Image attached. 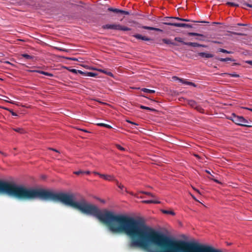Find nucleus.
Masks as SVG:
<instances>
[{
	"instance_id": "nucleus-31",
	"label": "nucleus",
	"mask_w": 252,
	"mask_h": 252,
	"mask_svg": "<svg viewBox=\"0 0 252 252\" xmlns=\"http://www.w3.org/2000/svg\"><path fill=\"white\" fill-rule=\"evenodd\" d=\"M228 75H230L231 77H236L237 78V77H239V75L235 73L228 74Z\"/></svg>"
},
{
	"instance_id": "nucleus-45",
	"label": "nucleus",
	"mask_w": 252,
	"mask_h": 252,
	"mask_svg": "<svg viewBox=\"0 0 252 252\" xmlns=\"http://www.w3.org/2000/svg\"><path fill=\"white\" fill-rule=\"evenodd\" d=\"M193 189H194V190H195L197 192H198V193L200 194V191H199V190H198L197 189H194V188H193Z\"/></svg>"
},
{
	"instance_id": "nucleus-27",
	"label": "nucleus",
	"mask_w": 252,
	"mask_h": 252,
	"mask_svg": "<svg viewBox=\"0 0 252 252\" xmlns=\"http://www.w3.org/2000/svg\"><path fill=\"white\" fill-rule=\"evenodd\" d=\"M116 147L121 151H125V149L119 144L116 145Z\"/></svg>"
},
{
	"instance_id": "nucleus-48",
	"label": "nucleus",
	"mask_w": 252,
	"mask_h": 252,
	"mask_svg": "<svg viewBox=\"0 0 252 252\" xmlns=\"http://www.w3.org/2000/svg\"><path fill=\"white\" fill-rule=\"evenodd\" d=\"M50 150H53V151H55V152H58V151H57V150H56V149H52V148H50Z\"/></svg>"
},
{
	"instance_id": "nucleus-4",
	"label": "nucleus",
	"mask_w": 252,
	"mask_h": 252,
	"mask_svg": "<svg viewBox=\"0 0 252 252\" xmlns=\"http://www.w3.org/2000/svg\"><path fill=\"white\" fill-rule=\"evenodd\" d=\"M164 25L173 26L176 27H184L187 28H192V25L185 23H163Z\"/></svg>"
},
{
	"instance_id": "nucleus-25",
	"label": "nucleus",
	"mask_w": 252,
	"mask_h": 252,
	"mask_svg": "<svg viewBox=\"0 0 252 252\" xmlns=\"http://www.w3.org/2000/svg\"><path fill=\"white\" fill-rule=\"evenodd\" d=\"M227 61H235L234 60L232 59L231 58H221V62H227Z\"/></svg>"
},
{
	"instance_id": "nucleus-50",
	"label": "nucleus",
	"mask_w": 252,
	"mask_h": 252,
	"mask_svg": "<svg viewBox=\"0 0 252 252\" xmlns=\"http://www.w3.org/2000/svg\"><path fill=\"white\" fill-rule=\"evenodd\" d=\"M245 109L249 110H250V111H251L252 112V108H249L246 107Z\"/></svg>"
},
{
	"instance_id": "nucleus-20",
	"label": "nucleus",
	"mask_w": 252,
	"mask_h": 252,
	"mask_svg": "<svg viewBox=\"0 0 252 252\" xmlns=\"http://www.w3.org/2000/svg\"><path fill=\"white\" fill-rule=\"evenodd\" d=\"M140 108H141V109H146V110H150L151 111H156V110L154 109V108H150V107H147V106H143V105H140Z\"/></svg>"
},
{
	"instance_id": "nucleus-34",
	"label": "nucleus",
	"mask_w": 252,
	"mask_h": 252,
	"mask_svg": "<svg viewBox=\"0 0 252 252\" xmlns=\"http://www.w3.org/2000/svg\"><path fill=\"white\" fill-rule=\"evenodd\" d=\"M104 73H105V74H107V75H109L110 76H113L112 73H111L110 71H107L105 70Z\"/></svg>"
},
{
	"instance_id": "nucleus-12",
	"label": "nucleus",
	"mask_w": 252,
	"mask_h": 252,
	"mask_svg": "<svg viewBox=\"0 0 252 252\" xmlns=\"http://www.w3.org/2000/svg\"><path fill=\"white\" fill-rule=\"evenodd\" d=\"M188 34L190 36H198L203 37V38H196L197 40H203L204 38V36L203 34L196 32H188Z\"/></svg>"
},
{
	"instance_id": "nucleus-26",
	"label": "nucleus",
	"mask_w": 252,
	"mask_h": 252,
	"mask_svg": "<svg viewBox=\"0 0 252 252\" xmlns=\"http://www.w3.org/2000/svg\"><path fill=\"white\" fill-rule=\"evenodd\" d=\"M97 74L94 72H87V76L89 77H95Z\"/></svg>"
},
{
	"instance_id": "nucleus-53",
	"label": "nucleus",
	"mask_w": 252,
	"mask_h": 252,
	"mask_svg": "<svg viewBox=\"0 0 252 252\" xmlns=\"http://www.w3.org/2000/svg\"><path fill=\"white\" fill-rule=\"evenodd\" d=\"M221 165L222 164V163H223V162H224V161L222 159V158H221Z\"/></svg>"
},
{
	"instance_id": "nucleus-10",
	"label": "nucleus",
	"mask_w": 252,
	"mask_h": 252,
	"mask_svg": "<svg viewBox=\"0 0 252 252\" xmlns=\"http://www.w3.org/2000/svg\"><path fill=\"white\" fill-rule=\"evenodd\" d=\"M141 28L145 30H153V31H156L158 32H162L163 31L160 29L151 27H148L146 26H143L141 27Z\"/></svg>"
},
{
	"instance_id": "nucleus-1",
	"label": "nucleus",
	"mask_w": 252,
	"mask_h": 252,
	"mask_svg": "<svg viewBox=\"0 0 252 252\" xmlns=\"http://www.w3.org/2000/svg\"><path fill=\"white\" fill-rule=\"evenodd\" d=\"M228 119L232 120L236 125L246 127L252 126L248 125V121L243 116H237L234 113L232 114Z\"/></svg>"
},
{
	"instance_id": "nucleus-43",
	"label": "nucleus",
	"mask_w": 252,
	"mask_h": 252,
	"mask_svg": "<svg viewBox=\"0 0 252 252\" xmlns=\"http://www.w3.org/2000/svg\"><path fill=\"white\" fill-rule=\"evenodd\" d=\"M97 70L98 71H99V72H102V73H104V71L105 70H104V69H97Z\"/></svg>"
},
{
	"instance_id": "nucleus-36",
	"label": "nucleus",
	"mask_w": 252,
	"mask_h": 252,
	"mask_svg": "<svg viewBox=\"0 0 252 252\" xmlns=\"http://www.w3.org/2000/svg\"><path fill=\"white\" fill-rule=\"evenodd\" d=\"M126 122H127V123H130V124H132V125H138V124H136V123H134V122H131V121H129V120H126Z\"/></svg>"
},
{
	"instance_id": "nucleus-11",
	"label": "nucleus",
	"mask_w": 252,
	"mask_h": 252,
	"mask_svg": "<svg viewBox=\"0 0 252 252\" xmlns=\"http://www.w3.org/2000/svg\"><path fill=\"white\" fill-rule=\"evenodd\" d=\"M32 72H37V73H39L40 74H43V75H46V76H49V77H53L54 76V75L52 73H49V72H45V71H41V70H32L31 71Z\"/></svg>"
},
{
	"instance_id": "nucleus-49",
	"label": "nucleus",
	"mask_w": 252,
	"mask_h": 252,
	"mask_svg": "<svg viewBox=\"0 0 252 252\" xmlns=\"http://www.w3.org/2000/svg\"><path fill=\"white\" fill-rule=\"evenodd\" d=\"M0 154H2V155L4 156H6V154L1 151H0Z\"/></svg>"
},
{
	"instance_id": "nucleus-39",
	"label": "nucleus",
	"mask_w": 252,
	"mask_h": 252,
	"mask_svg": "<svg viewBox=\"0 0 252 252\" xmlns=\"http://www.w3.org/2000/svg\"><path fill=\"white\" fill-rule=\"evenodd\" d=\"M237 26H247V24H242V23H238Z\"/></svg>"
},
{
	"instance_id": "nucleus-9",
	"label": "nucleus",
	"mask_w": 252,
	"mask_h": 252,
	"mask_svg": "<svg viewBox=\"0 0 252 252\" xmlns=\"http://www.w3.org/2000/svg\"><path fill=\"white\" fill-rule=\"evenodd\" d=\"M198 55L200 56L202 58H211L213 57V55L211 54L207 53H204V52H200L198 53Z\"/></svg>"
},
{
	"instance_id": "nucleus-30",
	"label": "nucleus",
	"mask_w": 252,
	"mask_h": 252,
	"mask_svg": "<svg viewBox=\"0 0 252 252\" xmlns=\"http://www.w3.org/2000/svg\"><path fill=\"white\" fill-rule=\"evenodd\" d=\"M87 72H83L80 70L79 71V73L84 76H87Z\"/></svg>"
},
{
	"instance_id": "nucleus-16",
	"label": "nucleus",
	"mask_w": 252,
	"mask_h": 252,
	"mask_svg": "<svg viewBox=\"0 0 252 252\" xmlns=\"http://www.w3.org/2000/svg\"><path fill=\"white\" fill-rule=\"evenodd\" d=\"M13 130L21 134H23L26 132L25 130L21 127L13 128Z\"/></svg>"
},
{
	"instance_id": "nucleus-15",
	"label": "nucleus",
	"mask_w": 252,
	"mask_h": 252,
	"mask_svg": "<svg viewBox=\"0 0 252 252\" xmlns=\"http://www.w3.org/2000/svg\"><path fill=\"white\" fill-rule=\"evenodd\" d=\"M142 202L146 204H150V203H155V204H159L160 203V201H157L154 199L153 200H144L142 201Z\"/></svg>"
},
{
	"instance_id": "nucleus-42",
	"label": "nucleus",
	"mask_w": 252,
	"mask_h": 252,
	"mask_svg": "<svg viewBox=\"0 0 252 252\" xmlns=\"http://www.w3.org/2000/svg\"><path fill=\"white\" fill-rule=\"evenodd\" d=\"M246 63L252 65V61H247Z\"/></svg>"
},
{
	"instance_id": "nucleus-38",
	"label": "nucleus",
	"mask_w": 252,
	"mask_h": 252,
	"mask_svg": "<svg viewBox=\"0 0 252 252\" xmlns=\"http://www.w3.org/2000/svg\"><path fill=\"white\" fill-rule=\"evenodd\" d=\"M112 181H114L116 183V184L117 185V186L120 184V183H119L118 181L117 180H116L115 178H114V180H113Z\"/></svg>"
},
{
	"instance_id": "nucleus-56",
	"label": "nucleus",
	"mask_w": 252,
	"mask_h": 252,
	"mask_svg": "<svg viewBox=\"0 0 252 252\" xmlns=\"http://www.w3.org/2000/svg\"><path fill=\"white\" fill-rule=\"evenodd\" d=\"M192 197H193V198L194 199H195V200H196V198H195V197H194V196H193V195H192Z\"/></svg>"
},
{
	"instance_id": "nucleus-41",
	"label": "nucleus",
	"mask_w": 252,
	"mask_h": 252,
	"mask_svg": "<svg viewBox=\"0 0 252 252\" xmlns=\"http://www.w3.org/2000/svg\"><path fill=\"white\" fill-rule=\"evenodd\" d=\"M233 33L235 35H242L243 34L241 33H238V32H233Z\"/></svg>"
},
{
	"instance_id": "nucleus-5",
	"label": "nucleus",
	"mask_w": 252,
	"mask_h": 252,
	"mask_svg": "<svg viewBox=\"0 0 252 252\" xmlns=\"http://www.w3.org/2000/svg\"><path fill=\"white\" fill-rule=\"evenodd\" d=\"M108 10L109 11H111V12H113L114 13H121V14H125V15H128L129 14V13L128 11H125V10H121V9H117V8H112V7H109L108 8Z\"/></svg>"
},
{
	"instance_id": "nucleus-13",
	"label": "nucleus",
	"mask_w": 252,
	"mask_h": 252,
	"mask_svg": "<svg viewBox=\"0 0 252 252\" xmlns=\"http://www.w3.org/2000/svg\"><path fill=\"white\" fill-rule=\"evenodd\" d=\"M162 41L165 44H171V45H174V46H177L178 45L174 42H172L171 41V40L170 39H165V38H164V39H162Z\"/></svg>"
},
{
	"instance_id": "nucleus-22",
	"label": "nucleus",
	"mask_w": 252,
	"mask_h": 252,
	"mask_svg": "<svg viewBox=\"0 0 252 252\" xmlns=\"http://www.w3.org/2000/svg\"><path fill=\"white\" fill-rule=\"evenodd\" d=\"M21 56L22 57H23L24 58H26L27 59H28V60L32 59L33 58V56L29 55L27 54H22Z\"/></svg>"
},
{
	"instance_id": "nucleus-35",
	"label": "nucleus",
	"mask_w": 252,
	"mask_h": 252,
	"mask_svg": "<svg viewBox=\"0 0 252 252\" xmlns=\"http://www.w3.org/2000/svg\"><path fill=\"white\" fill-rule=\"evenodd\" d=\"M79 70H77L76 69H72L70 70L71 72H72V73H75V74H77L78 73H79Z\"/></svg>"
},
{
	"instance_id": "nucleus-40",
	"label": "nucleus",
	"mask_w": 252,
	"mask_h": 252,
	"mask_svg": "<svg viewBox=\"0 0 252 252\" xmlns=\"http://www.w3.org/2000/svg\"><path fill=\"white\" fill-rule=\"evenodd\" d=\"M82 173H83V172L82 171H75L74 172V173L76 175H79L80 174H81Z\"/></svg>"
},
{
	"instance_id": "nucleus-44",
	"label": "nucleus",
	"mask_w": 252,
	"mask_h": 252,
	"mask_svg": "<svg viewBox=\"0 0 252 252\" xmlns=\"http://www.w3.org/2000/svg\"><path fill=\"white\" fill-rule=\"evenodd\" d=\"M244 4H245L246 5H247L248 7L252 8V4H249V3H244Z\"/></svg>"
},
{
	"instance_id": "nucleus-58",
	"label": "nucleus",
	"mask_w": 252,
	"mask_h": 252,
	"mask_svg": "<svg viewBox=\"0 0 252 252\" xmlns=\"http://www.w3.org/2000/svg\"><path fill=\"white\" fill-rule=\"evenodd\" d=\"M223 74H224V75H225V74H226V73H221V76H222V75H223Z\"/></svg>"
},
{
	"instance_id": "nucleus-61",
	"label": "nucleus",
	"mask_w": 252,
	"mask_h": 252,
	"mask_svg": "<svg viewBox=\"0 0 252 252\" xmlns=\"http://www.w3.org/2000/svg\"><path fill=\"white\" fill-rule=\"evenodd\" d=\"M169 23H172V21H170Z\"/></svg>"
},
{
	"instance_id": "nucleus-33",
	"label": "nucleus",
	"mask_w": 252,
	"mask_h": 252,
	"mask_svg": "<svg viewBox=\"0 0 252 252\" xmlns=\"http://www.w3.org/2000/svg\"><path fill=\"white\" fill-rule=\"evenodd\" d=\"M227 4L228 5H231V6H238V4H236V3H233V2H228L227 3Z\"/></svg>"
},
{
	"instance_id": "nucleus-7",
	"label": "nucleus",
	"mask_w": 252,
	"mask_h": 252,
	"mask_svg": "<svg viewBox=\"0 0 252 252\" xmlns=\"http://www.w3.org/2000/svg\"><path fill=\"white\" fill-rule=\"evenodd\" d=\"M174 78H176L177 80H179L180 82L182 83L183 84H184L186 85H188L193 86L194 87L196 86L195 84L191 82L187 81V80H186L184 79L180 78L177 77H174Z\"/></svg>"
},
{
	"instance_id": "nucleus-57",
	"label": "nucleus",
	"mask_w": 252,
	"mask_h": 252,
	"mask_svg": "<svg viewBox=\"0 0 252 252\" xmlns=\"http://www.w3.org/2000/svg\"><path fill=\"white\" fill-rule=\"evenodd\" d=\"M227 245H231V243H227Z\"/></svg>"
},
{
	"instance_id": "nucleus-52",
	"label": "nucleus",
	"mask_w": 252,
	"mask_h": 252,
	"mask_svg": "<svg viewBox=\"0 0 252 252\" xmlns=\"http://www.w3.org/2000/svg\"><path fill=\"white\" fill-rule=\"evenodd\" d=\"M85 173H86L87 174H89L90 172V171H88L85 172Z\"/></svg>"
},
{
	"instance_id": "nucleus-17",
	"label": "nucleus",
	"mask_w": 252,
	"mask_h": 252,
	"mask_svg": "<svg viewBox=\"0 0 252 252\" xmlns=\"http://www.w3.org/2000/svg\"><path fill=\"white\" fill-rule=\"evenodd\" d=\"M189 105L191 107L195 109L198 104L195 101L191 100L189 101Z\"/></svg>"
},
{
	"instance_id": "nucleus-51",
	"label": "nucleus",
	"mask_w": 252,
	"mask_h": 252,
	"mask_svg": "<svg viewBox=\"0 0 252 252\" xmlns=\"http://www.w3.org/2000/svg\"><path fill=\"white\" fill-rule=\"evenodd\" d=\"M213 24H220V23H219V22H213Z\"/></svg>"
},
{
	"instance_id": "nucleus-55",
	"label": "nucleus",
	"mask_w": 252,
	"mask_h": 252,
	"mask_svg": "<svg viewBox=\"0 0 252 252\" xmlns=\"http://www.w3.org/2000/svg\"><path fill=\"white\" fill-rule=\"evenodd\" d=\"M206 172H207L209 174H210V171H208V170H206Z\"/></svg>"
},
{
	"instance_id": "nucleus-37",
	"label": "nucleus",
	"mask_w": 252,
	"mask_h": 252,
	"mask_svg": "<svg viewBox=\"0 0 252 252\" xmlns=\"http://www.w3.org/2000/svg\"><path fill=\"white\" fill-rule=\"evenodd\" d=\"M118 188L121 189L122 190L125 188L124 186L122 185L121 183L118 186Z\"/></svg>"
},
{
	"instance_id": "nucleus-2",
	"label": "nucleus",
	"mask_w": 252,
	"mask_h": 252,
	"mask_svg": "<svg viewBox=\"0 0 252 252\" xmlns=\"http://www.w3.org/2000/svg\"><path fill=\"white\" fill-rule=\"evenodd\" d=\"M102 28L103 29H111L122 31H129L131 30L130 28L127 27L116 24L104 25L102 26Z\"/></svg>"
},
{
	"instance_id": "nucleus-18",
	"label": "nucleus",
	"mask_w": 252,
	"mask_h": 252,
	"mask_svg": "<svg viewBox=\"0 0 252 252\" xmlns=\"http://www.w3.org/2000/svg\"><path fill=\"white\" fill-rule=\"evenodd\" d=\"M166 18L175 19H177V20H180L181 21H185V22H191V21L189 19H183V18H181L179 17H167Z\"/></svg>"
},
{
	"instance_id": "nucleus-29",
	"label": "nucleus",
	"mask_w": 252,
	"mask_h": 252,
	"mask_svg": "<svg viewBox=\"0 0 252 252\" xmlns=\"http://www.w3.org/2000/svg\"><path fill=\"white\" fill-rule=\"evenodd\" d=\"M6 110H7L8 111H9L11 114H12V116H17V114L15 113L14 112H13L12 110L11 109H6Z\"/></svg>"
},
{
	"instance_id": "nucleus-19",
	"label": "nucleus",
	"mask_w": 252,
	"mask_h": 252,
	"mask_svg": "<svg viewBox=\"0 0 252 252\" xmlns=\"http://www.w3.org/2000/svg\"><path fill=\"white\" fill-rule=\"evenodd\" d=\"M141 90H142V91H143L145 93H149V94H153V93H155V90H150V89H146V88H143V89H142Z\"/></svg>"
},
{
	"instance_id": "nucleus-8",
	"label": "nucleus",
	"mask_w": 252,
	"mask_h": 252,
	"mask_svg": "<svg viewBox=\"0 0 252 252\" xmlns=\"http://www.w3.org/2000/svg\"><path fill=\"white\" fill-rule=\"evenodd\" d=\"M100 177L102 178L105 180L107 181H112L113 180H114V177L112 175H106V174H102L100 175Z\"/></svg>"
},
{
	"instance_id": "nucleus-14",
	"label": "nucleus",
	"mask_w": 252,
	"mask_h": 252,
	"mask_svg": "<svg viewBox=\"0 0 252 252\" xmlns=\"http://www.w3.org/2000/svg\"><path fill=\"white\" fill-rule=\"evenodd\" d=\"M161 211L162 213L167 215H171L172 216L175 215V213L172 210H161Z\"/></svg>"
},
{
	"instance_id": "nucleus-23",
	"label": "nucleus",
	"mask_w": 252,
	"mask_h": 252,
	"mask_svg": "<svg viewBox=\"0 0 252 252\" xmlns=\"http://www.w3.org/2000/svg\"><path fill=\"white\" fill-rule=\"evenodd\" d=\"M195 109L201 113H204V110L200 106L198 105H197V107L195 108Z\"/></svg>"
},
{
	"instance_id": "nucleus-60",
	"label": "nucleus",
	"mask_w": 252,
	"mask_h": 252,
	"mask_svg": "<svg viewBox=\"0 0 252 252\" xmlns=\"http://www.w3.org/2000/svg\"><path fill=\"white\" fill-rule=\"evenodd\" d=\"M204 23H208L209 22H203Z\"/></svg>"
},
{
	"instance_id": "nucleus-24",
	"label": "nucleus",
	"mask_w": 252,
	"mask_h": 252,
	"mask_svg": "<svg viewBox=\"0 0 252 252\" xmlns=\"http://www.w3.org/2000/svg\"><path fill=\"white\" fill-rule=\"evenodd\" d=\"M210 179L214 180L217 183L220 184V182L217 178L213 175H211V176L209 177Z\"/></svg>"
},
{
	"instance_id": "nucleus-28",
	"label": "nucleus",
	"mask_w": 252,
	"mask_h": 252,
	"mask_svg": "<svg viewBox=\"0 0 252 252\" xmlns=\"http://www.w3.org/2000/svg\"><path fill=\"white\" fill-rule=\"evenodd\" d=\"M221 53H228V54H232V53H233V52L229 51L226 50L225 49H221Z\"/></svg>"
},
{
	"instance_id": "nucleus-46",
	"label": "nucleus",
	"mask_w": 252,
	"mask_h": 252,
	"mask_svg": "<svg viewBox=\"0 0 252 252\" xmlns=\"http://www.w3.org/2000/svg\"><path fill=\"white\" fill-rule=\"evenodd\" d=\"M94 174H96V175H99V176H100V175H101V174H100V173H98V172H94Z\"/></svg>"
},
{
	"instance_id": "nucleus-47",
	"label": "nucleus",
	"mask_w": 252,
	"mask_h": 252,
	"mask_svg": "<svg viewBox=\"0 0 252 252\" xmlns=\"http://www.w3.org/2000/svg\"><path fill=\"white\" fill-rule=\"evenodd\" d=\"M79 129L80 130L83 131L84 132H88V131L87 130H85V129H80V128H79Z\"/></svg>"
},
{
	"instance_id": "nucleus-32",
	"label": "nucleus",
	"mask_w": 252,
	"mask_h": 252,
	"mask_svg": "<svg viewBox=\"0 0 252 252\" xmlns=\"http://www.w3.org/2000/svg\"><path fill=\"white\" fill-rule=\"evenodd\" d=\"M143 193L145 194H147V195H150L151 197H155V195H154L153 194L149 192H143Z\"/></svg>"
},
{
	"instance_id": "nucleus-6",
	"label": "nucleus",
	"mask_w": 252,
	"mask_h": 252,
	"mask_svg": "<svg viewBox=\"0 0 252 252\" xmlns=\"http://www.w3.org/2000/svg\"><path fill=\"white\" fill-rule=\"evenodd\" d=\"M133 36L135 37L137 39H140L144 41H151L152 39L150 38L147 37L146 36H143L140 34H135L133 35Z\"/></svg>"
},
{
	"instance_id": "nucleus-59",
	"label": "nucleus",
	"mask_w": 252,
	"mask_h": 252,
	"mask_svg": "<svg viewBox=\"0 0 252 252\" xmlns=\"http://www.w3.org/2000/svg\"><path fill=\"white\" fill-rule=\"evenodd\" d=\"M215 42H216V43H220L219 41H215Z\"/></svg>"
},
{
	"instance_id": "nucleus-21",
	"label": "nucleus",
	"mask_w": 252,
	"mask_h": 252,
	"mask_svg": "<svg viewBox=\"0 0 252 252\" xmlns=\"http://www.w3.org/2000/svg\"><path fill=\"white\" fill-rule=\"evenodd\" d=\"M97 125L98 126L105 127L108 128H112L110 125L105 124L104 123H98V124H97Z\"/></svg>"
},
{
	"instance_id": "nucleus-3",
	"label": "nucleus",
	"mask_w": 252,
	"mask_h": 252,
	"mask_svg": "<svg viewBox=\"0 0 252 252\" xmlns=\"http://www.w3.org/2000/svg\"><path fill=\"white\" fill-rule=\"evenodd\" d=\"M174 40L176 41L181 42L184 45H188V46H192V47H205V46L203 45L200 44L199 43H195V42H185L183 40V38H182L181 37H176L174 38Z\"/></svg>"
},
{
	"instance_id": "nucleus-54",
	"label": "nucleus",
	"mask_w": 252,
	"mask_h": 252,
	"mask_svg": "<svg viewBox=\"0 0 252 252\" xmlns=\"http://www.w3.org/2000/svg\"><path fill=\"white\" fill-rule=\"evenodd\" d=\"M71 59L72 60H73V61H76V59H75V58H72V59Z\"/></svg>"
}]
</instances>
